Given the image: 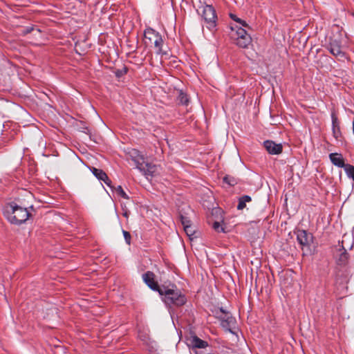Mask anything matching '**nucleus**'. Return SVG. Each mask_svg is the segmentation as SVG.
Instances as JSON below:
<instances>
[{"label":"nucleus","instance_id":"obj_1","mask_svg":"<svg viewBox=\"0 0 354 354\" xmlns=\"http://www.w3.org/2000/svg\"><path fill=\"white\" fill-rule=\"evenodd\" d=\"M3 214L12 224L21 225L26 222L30 216L26 207H22L15 203H10L3 207Z\"/></svg>","mask_w":354,"mask_h":354},{"label":"nucleus","instance_id":"obj_12","mask_svg":"<svg viewBox=\"0 0 354 354\" xmlns=\"http://www.w3.org/2000/svg\"><path fill=\"white\" fill-rule=\"evenodd\" d=\"M148 179L149 177H152L156 175L158 172V167L156 165H153L148 162L143 164V169H138Z\"/></svg>","mask_w":354,"mask_h":354},{"label":"nucleus","instance_id":"obj_26","mask_svg":"<svg viewBox=\"0 0 354 354\" xmlns=\"http://www.w3.org/2000/svg\"><path fill=\"white\" fill-rule=\"evenodd\" d=\"M124 238L125 239L126 243L129 245L131 243V234L127 231L123 230L122 231Z\"/></svg>","mask_w":354,"mask_h":354},{"label":"nucleus","instance_id":"obj_8","mask_svg":"<svg viewBox=\"0 0 354 354\" xmlns=\"http://www.w3.org/2000/svg\"><path fill=\"white\" fill-rule=\"evenodd\" d=\"M142 279L149 288L159 292L162 286L160 287L158 283L155 281V274L152 272L148 271L143 274Z\"/></svg>","mask_w":354,"mask_h":354},{"label":"nucleus","instance_id":"obj_14","mask_svg":"<svg viewBox=\"0 0 354 354\" xmlns=\"http://www.w3.org/2000/svg\"><path fill=\"white\" fill-rule=\"evenodd\" d=\"M93 175L100 180L104 182L107 185H109L111 183V180L107 176L106 174L100 169H97L95 167H92L91 169Z\"/></svg>","mask_w":354,"mask_h":354},{"label":"nucleus","instance_id":"obj_17","mask_svg":"<svg viewBox=\"0 0 354 354\" xmlns=\"http://www.w3.org/2000/svg\"><path fill=\"white\" fill-rule=\"evenodd\" d=\"M251 201V197L248 195L243 196L239 200L237 209L241 210L245 207L246 203Z\"/></svg>","mask_w":354,"mask_h":354},{"label":"nucleus","instance_id":"obj_6","mask_svg":"<svg viewBox=\"0 0 354 354\" xmlns=\"http://www.w3.org/2000/svg\"><path fill=\"white\" fill-rule=\"evenodd\" d=\"M216 316L221 321V324L223 328L232 333V328L235 326L236 319L232 315L223 308L216 312Z\"/></svg>","mask_w":354,"mask_h":354},{"label":"nucleus","instance_id":"obj_27","mask_svg":"<svg viewBox=\"0 0 354 354\" xmlns=\"http://www.w3.org/2000/svg\"><path fill=\"white\" fill-rule=\"evenodd\" d=\"M213 228L217 232L223 231V229L221 227V225L218 222L214 223Z\"/></svg>","mask_w":354,"mask_h":354},{"label":"nucleus","instance_id":"obj_9","mask_svg":"<svg viewBox=\"0 0 354 354\" xmlns=\"http://www.w3.org/2000/svg\"><path fill=\"white\" fill-rule=\"evenodd\" d=\"M297 240L301 246L309 245L313 241V235L304 230H298L296 232Z\"/></svg>","mask_w":354,"mask_h":354},{"label":"nucleus","instance_id":"obj_11","mask_svg":"<svg viewBox=\"0 0 354 354\" xmlns=\"http://www.w3.org/2000/svg\"><path fill=\"white\" fill-rule=\"evenodd\" d=\"M263 146L270 154L277 155L282 152L283 147L281 144H277L272 140H266L263 142Z\"/></svg>","mask_w":354,"mask_h":354},{"label":"nucleus","instance_id":"obj_16","mask_svg":"<svg viewBox=\"0 0 354 354\" xmlns=\"http://www.w3.org/2000/svg\"><path fill=\"white\" fill-rule=\"evenodd\" d=\"M190 342L192 346L196 348H202L207 346V342L201 339L196 336L192 337V339H190Z\"/></svg>","mask_w":354,"mask_h":354},{"label":"nucleus","instance_id":"obj_20","mask_svg":"<svg viewBox=\"0 0 354 354\" xmlns=\"http://www.w3.org/2000/svg\"><path fill=\"white\" fill-rule=\"evenodd\" d=\"M178 100L179 103L183 105H187L189 101L187 95L183 93L182 91L179 93Z\"/></svg>","mask_w":354,"mask_h":354},{"label":"nucleus","instance_id":"obj_15","mask_svg":"<svg viewBox=\"0 0 354 354\" xmlns=\"http://www.w3.org/2000/svg\"><path fill=\"white\" fill-rule=\"evenodd\" d=\"M331 120H332V130H333V136L336 139H338L341 136V131H340V127H339L338 119L334 113H331Z\"/></svg>","mask_w":354,"mask_h":354},{"label":"nucleus","instance_id":"obj_29","mask_svg":"<svg viewBox=\"0 0 354 354\" xmlns=\"http://www.w3.org/2000/svg\"><path fill=\"white\" fill-rule=\"evenodd\" d=\"M32 30V28H27L26 30V33L30 32Z\"/></svg>","mask_w":354,"mask_h":354},{"label":"nucleus","instance_id":"obj_25","mask_svg":"<svg viewBox=\"0 0 354 354\" xmlns=\"http://www.w3.org/2000/svg\"><path fill=\"white\" fill-rule=\"evenodd\" d=\"M138 337L145 344H148L149 337L147 334H142V333L139 332Z\"/></svg>","mask_w":354,"mask_h":354},{"label":"nucleus","instance_id":"obj_18","mask_svg":"<svg viewBox=\"0 0 354 354\" xmlns=\"http://www.w3.org/2000/svg\"><path fill=\"white\" fill-rule=\"evenodd\" d=\"M344 169L348 178L352 179L354 182V166L350 164H346Z\"/></svg>","mask_w":354,"mask_h":354},{"label":"nucleus","instance_id":"obj_22","mask_svg":"<svg viewBox=\"0 0 354 354\" xmlns=\"http://www.w3.org/2000/svg\"><path fill=\"white\" fill-rule=\"evenodd\" d=\"M223 182L230 186H234L237 184V179L233 176L227 175L223 178Z\"/></svg>","mask_w":354,"mask_h":354},{"label":"nucleus","instance_id":"obj_24","mask_svg":"<svg viewBox=\"0 0 354 354\" xmlns=\"http://www.w3.org/2000/svg\"><path fill=\"white\" fill-rule=\"evenodd\" d=\"M180 221L183 226V228L185 227L186 225H192L191 221L188 218L183 216L182 215L180 216Z\"/></svg>","mask_w":354,"mask_h":354},{"label":"nucleus","instance_id":"obj_19","mask_svg":"<svg viewBox=\"0 0 354 354\" xmlns=\"http://www.w3.org/2000/svg\"><path fill=\"white\" fill-rule=\"evenodd\" d=\"M186 234L189 237L190 240H192L195 238V227L192 225H186L185 227L183 228Z\"/></svg>","mask_w":354,"mask_h":354},{"label":"nucleus","instance_id":"obj_13","mask_svg":"<svg viewBox=\"0 0 354 354\" xmlns=\"http://www.w3.org/2000/svg\"><path fill=\"white\" fill-rule=\"evenodd\" d=\"M329 158L334 165L340 168H345L346 164L344 163V158L341 153H331L329 155Z\"/></svg>","mask_w":354,"mask_h":354},{"label":"nucleus","instance_id":"obj_2","mask_svg":"<svg viewBox=\"0 0 354 354\" xmlns=\"http://www.w3.org/2000/svg\"><path fill=\"white\" fill-rule=\"evenodd\" d=\"M159 294L162 297V300L168 306H181L186 303L185 295L175 286L171 288L162 286Z\"/></svg>","mask_w":354,"mask_h":354},{"label":"nucleus","instance_id":"obj_4","mask_svg":"<svg viewBox=\"0 0 354 354\" xmlns=\"http://www.w3.org/2000/svg\"><path fill=\"white\" fill-rule=\"evenodd\" d=\"M144 36L145 39L153 44L156 48V53L158 55H167L166 51L163 50L164 40L161 35L151 28H147L145 30Z\"/></svg>","mask_w":354,"mask_h":354},{"label":"nucleus","instance_id":"obj_7","mask_svg":"<svg viewBox=\"0 0 354 354\" xmlns=\"http://www.w3.org/2000/svg\"><path fill=\"white\" fill-rule=\"evenodd\" d=\"M328 49L333 55L339 59L346 57L345 53L342 49L341 41L337 39H331L329 42Z\"/></svg>","mask_w":354,"mask_h":354},{"label":"nucleus","instance_id":"obj_21","mask_svg":"<svg viewBox=\"0 0 354 354\" xmlns=\"http://www.w3.org/2000/svg\"><path fill=\"white\" fill-rule=\"evenodd\" d=\"M348 259V254L344 250L339 255V259H337L338 264L344 265L345 264Z\"/></svg>","mask_w":354,"mask_h":354},{"label":"nucleus","instance_id":"obj_10","mask_svg":"<svg viewBox=\"0 0 354 354\" xmlns=\"http://www.w3.org/2000/svg\"><path fill=\"white\" fill-rule=\"evenodd\" d=\"M130 158L135 162L137 169H143V164L145 163V158L140 152L135 149H131L128 153Z\"/></svg>","mask_w":354,"mask_h":354},{"label":"nucleus","instance_id":"obj_28","mask_svg":"<svg viewBox=\"0 0 354 354\" xmlns=\"http://www.w3.org/2000/svg\"><path fill=\"white\" fill-rule=\"evenodd\" d=\"M129 212L127 211V210H125L124 212H123V216L124 217H126L127 218L129 217Z\"/></svg>","mask_w":354,"mask_h":354},{"label":"nucleus","instance_id":"obj_5","mask_svg":"<svg viewBox=\"0 0 354 354\" xmlns=\"http://www.w3.org/2000/svg\"><path fill=\"white\" fill-rule=\"evenodd\" d=\"M199 12L203 18L206 27L212 30L216 26V15L214 8L209 5H205L199 8Z\"/></svg>","mask_w":354,"mask_h":354},{"label":"nucleus","instance_id":"obj_23","mask_svg":"<svg viewBox=\"0 0 354 354\" xmlns=\"http://www.w3.org/2000/svg\"><path fill=\"white\" fill-rule=\"evenodd\" d=\"M115 192L120 196H121L122 198H123L124 199H128L129 198L128 195L125 193V192L123 190L122 187L121 186H120V185L116 187Z\"/></svg>","mask_w":354,"mask_h":354},{"label":"nucleus","instance_id":"obj_3","mask_svg":"<svg viewBox=\"0 0 354 354\" xmlns=\"http://www.w3.org/2000/svg\"><path fill=\"white\" fill-rule=\"evenodd\" d=\"M230 16L232 20L239 24V26L236 25L234 27L232 28V30H235V35H233V37L236 39V45L243 48H248L252 42L250 35L248 34L244 28L248 26V24L234 14H230Z\"/></svg>","mask_w":354,"mask_h":354}]
</instances>
